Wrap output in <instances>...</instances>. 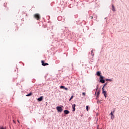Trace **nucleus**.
Listing matches in <instances>:
<instances>
[{
    "label": "nucleus",
    "mask_w": 129,
    "mask_h": 129,
    "mask_svg": "<svg viewBox=\"0 0 129 129\" xmlns=\"http://www.w3.org/2000/svg\"><path fill=\"white\" fill-rule=\"evenodd\" d=\"M91 53H92V56H94V53H93V50L91 51Z\"/></svg>",
    "instance_id": "2eb2a0df"
},
{
    "label": "nucleus",
    "mask_w": 129,
    "mask_h": 129,
    "mask_svg": "<svg viewBox=\"0 0 129 129\" xmlns=\"http://www.w3.org/2000/svg\"><path fill=\"white\" fill-rule=\"evenodd\" d=\"M110 114L112 116H113V113H112V112L110 113Z\"/></svg>",
    "instance_id": "a211bd4d"
},
{
    "label": "nucleus",
    "mask_w": 129,
    "mask_h": 129,
    "mask_svg": "<svg viewBox=\"0 0 129 129\" xmlns=\"http://www.w3.org/2000/svg\"><path fill=\"white\" fill-rule=\"evenodd\" d=\"M102 91L103 94H104L105 97L106 98L107 97V94H106V92L104 91V89H103V88H102Z\"/></svg>",
    "instance_id": "7ed1b4c3"
},
{
    "label": "nucleus",
    "mask_w": 129,
    "mask_h": 129,
    "mask_svg": "<svg viewBox=\"0 0 129 129\" xmlns=\"http://www.w3.org/2000/svg\"><path fill=\"white\" fill-rule=\"evenodd\" d=\"M17 121L19 122V123H20V121L19 120H18Z\"/></svg>",
    "instance_id": "a878e982"
},
{
    "label": "nucleus",
    "mask_w": 129,
    "mask_h": 129,
    "mask_svg": "<svg viewBox=\"0 0 129 129\" xmlns=\"http://www.w3.org/2000/svg\"><path fill=\"white\" fill-rule=\"evenodd\" d=\"M100 82H101V83H105V81H104V80H103V79H101L100 80Z\"/></svg>",
    "instance_id": "9d476101"
},
{
    "label": "nucleus",
    "mask_w": 129,
    "mask_h": 129,
    "mask_svg": "<svg viewBox=\"0 0 129 129\" xmlns=\"http://www.w3.org/2000/svg\"><path fill=\"white\" fill-rule=\"evenodd\" d=\"M106 85H107L106 83H105V84H104V86L103 87V89H104V86H105Z\"/></svg>",
    "instance_id": "4be33fe9"
},
{
    "label": "nucleus",
    "mask_w": 129,
    "mask_h": 129,
    "mask_svg": "<svg viewBox=\"0 0 129 129\" xmlns=\"http://www.w3.org/2000/svg\"><path fill=\"white\" fill-rule=\"evenodd\" d=\"M86 109L87 111H88V106H86Z\"/></svg>",
    "instance_id": "aec40b11"
},
{
    "label": "nucleus",
    "mask_w": 129,
    "mask_h": 129,
    "mask_svg": "<svg viewBox=\"0 0 129 129\" xmlns=\"http://www.w3.org/2000/svg\"><path fill=\"white\" fill-rule=\"evenodd\" d=\"M60 88L61 89H64V88H65V87H64V86H61L60 87Z\"/></svg>",
    "instance_id": "f8f14e48"
},
{
    "label": "nucleus",
    "mask_w": 129,
    "mask_h": 129,
    "mask_svg": "<svg viewBox=\"0 0 129 129\" xmlns=\"http://www.w3.org/2000/svg\"><path fill=\"white\" fill-rule=\"evenodd\" d=\"M112 10L113 12L115 11V9H114V5H112Z\"/></svg>",
    "instance_id": "1a4fd4ad"
},
{
    "label": "nucleus",
    "mask_w": 129,
    "mask_h": 129,
    "mask_svg": "<svg viewBox=\"0 0 129 129\" xmlns=\"http://www.w3.org/2000/svg\"><path fill=\"white\" fill-rule=\"evenodd\" d=\"M31 95H32V93H30L26 95V96H31Z\"/></svg>",
    "instance_id": "4468645a"
},
{
    "label": "nucleus",
    "mask_w": 129,
    "mask_h": 129,
    "mask_svg": "<svg viewBox=\"0 0 129 129\" xmlns=\"http://www.w3.org/2000/svg\"><path fill=\"white\" fill-rule=\"evenodd\" d=\"M64 89L65 90H68V88H64Z\"/></svg>",
    "instance_id": "6ab92c4d"
},
{
    "label": "nucleus",
    "mask_w": 129,
    "mask_h": 129,
    "mask_svg": "<svg viewBox=\"0 0 129 129\" xmlns=\"http://www.w3.org/2000/svg\"><path fill=\"white\" fill-rule=\"evenodd\" d=\"M1 129H6V128L3 127H1Z\"/></svg>",
    "instance_id": "b1692460"
},
{
    "label": "nucleus",
    "mask_w": 129,
    "mask_h": 129,
    "mask_svg": "<svg viewBox=\"0 0 129 129\" xmlns=\"http://www.w3.org/2000/svg\"><path fill=\"white\" fill-rule=\"evenodd\" d=\"M34 17L37 21H40V20H41V16H40V14H34Z\"/></svg>",
    "instance_id": "f257e3e1"
},
{
    "label": "nucleus",
    "mask_w": 129,
    "mask_h": 129,
    "mask_svg": "<svg viewBox=\"0 0 129 129\" xmlns=\"http://www.w3.org/2000/svg\"><path fill=\"white\" fill-rule=\"evenodd\" d=\"M41 63L42 66H47L49 65V63H45L44 60H41Z\"/></svg>",
    "instance_id": "20e7f679"
},
{
    "label": "nucleus",
    "mask_w": 129,
    "mask_h": 129,
    "mask_svg": "<svg viewBox=\"0 0 129 129\" xmlns=\"http://www.w3.org/2000/svg\"><path fill=\"white\" fill-rule=\"evenodd\" d=\"M13 122H14V123H16V121H15V120H13Z\"/></svg>",
    "instance_id": "393cba45"
},
{
    "label": "nucleus",
    "mask_w": 129,
    "mask_h": 129,
    "mask_svg": "<svg viewBox=\"0 0 129 129\" xmlns=\"http://www.w3.org/2000/svg\"><path fill=\"white\" fill-rule=\"evenodd\" d=\"M100 79H103V76H100Z\"/></svg>",
    "instance_id": "dca6fc26"
},
{
    "label": "nucleus",
    "mask_w": 129,
    "mask_h": 129,
    "mask_svg": "<svg viewBox=\"0 0 129 129\" xmlns=\"http://www.w3.org/2000/svg\"><path fill=\"white\" fill-rule=\"evenodd\" d=\"M106 81H111V80H109V79H106Z\"/></svg>",
    "instance_id": "5701e85b"
},
{
    "label": "nucleus",
    "mask_w": 129,
    "mask_h": 129,
    "mask_svg": "<svg viewBox=\"0 0 129 129\" xmlns=\"http://www.w3.org/2000/svg\"><path fill=\"white\" fill-rule=\"evenodd\" d=\"M56 109L58 112H62L63 111V109L60 106H57Z\"/></svg>",
    "instance_id": "f03ea898"
},
{
    "label": "nucleus",
    "mask_w": 129,
    "mask_h": 129,
    "mask_svg": "<svg viewBox=\"0 0 129 129\" xmlns=\"http://www.w3.org/2000/svg\"><path fill=\"white\" fill-rule=\"evenodd\" d=\"M83 95H84V96H85L86 93L85 92L82 93Z\"/></svg>",
    "instance_id": "f3484780"
},
{
    "label": "nucleus",
    "mask_w": 129,
    "mask_h": 129,
    "mask_svg": "<svg viewBox=\"0 0 129 129\" xmlns=\"http://www.w3.org/2000/svg\"><path fill=\"white\" fill-rule=\"evenodd\" d=\"M90 18L91 20H92V19H93V17L91 16V17H90Z\"/></svg>",
    "instance_id": "412c9836"
},
{
    "label": "nucleus",
    "mask_w": 129,
    "mask_h": 129,
    "mask_svg": "<svg viewBox=\"0 0 129 129\" xmlns=\"http://www.w3.org/2000/svg\"><path fill=\"white\" fill-rule=\"evenodd\" d=\"M100 94V91H98V92H97V95L96 96V97H98V96H99V95Z\"/></svg>",
    "instance_id": "9b49d317"
},
{
    "label": "nucleus",
    "mask_w": 129,
    "mask_h": 129,
    "mask_svg": "<svg viewBox=\"0 0 129 129\" xmlns=\"http://www.w3.org/2000/svg\"><path fill=\"white\" fill-rule=\"evenodd\" d=\"M76 106V105L75 104H73L72 105V108H73V111H75V107Z\"/></svg>",
    "instance_id": "39448f33"
},
{
    "label": "nucleus",
    "mask_w": 129,
    "mask_h": 129,
    "mask_svg": "<svg viewBox=\"0 0 129 129\" xmlns=\"http://www.w3.org/2000/svg\"><path fill=\"white\" fill-rule=\"evenodd\" d=\"M64 114H68L70 113V112L68 110H65L64 111Z\"/></svg>",
    "instance_id": "423d86ee"
},
{
    "label": "nucleus",
    "mask_w": 129,
    "mask_h": 129,
    "mask_svg": "<svg viewBox=\"0 0 129 129\" xmlns=\"http://www.w3.org/2000/svg\"><path fill=\"white\" fill-rule=\"evenodd\" d=\"M100 74H101V73H100V72L99 71L97 72L96 73V75L97 76H101V75H100Z\"/></svg>",
    "instance_id": "6e6552de"
},
{
    "label": "nucleus",
    "mask_w": 129,
    "mask_h": 129,
    "mask_svg": "<svg viewBox=\"0 0 129 129\" xmlns=\"http://www.w3.org/2000/svg\"><path fill=\"white\" fill-rule=\"evenodd\" d=\"M38 101H42L43 100V96L40 97V98L37 99Z\"/></svg>",
    "instance_id": "0eeeda50"
},
{
    "label": "nucleus",
    "mask_w": 129,
    "mask_h": 129,
    "mask_svg": "<svg viewBox=\"0 0 129 129\" xmlns=\"http://www.w3.org/2000/svg\"><path fill=\"white\" fill-rule=\"evenodd\" d=\"M74 97V96H72L71 98L69 99V101H71V100L73 99Z\"/></svg>",
    "instance_id": "ddd939ff"
}]
</instances>
